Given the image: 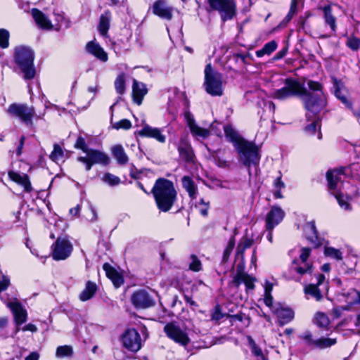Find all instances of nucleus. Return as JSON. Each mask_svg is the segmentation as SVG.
Returning a JSON list of instances; mask_svg holds the SVG:
<instances>
[{"label": "nucleus", "instance_id": "nucleus-60", "mask_svg": "<svg viewBox=\"0 0 360 360\" xmlns=\"http://www.w3.org/2000/svg\"><path fill=\"white\" fill-rule=\"evenodd\" d=\"M245 248H244L243 247L240 246L239 244L237 246V249H236V256L238 258L240 257L241 258V263L239 264V267L240 269H243L244 268V265H245V263H244V252L245 251Z\"/></svg>", "mask_w": 360, "mask_h": 360}, {"label": "nucleus", "instance_id": "nucleus-10", "mask_svg": "<svg viewBox=\"0 0 360 360\" xmlns=\"http://www.w3.org/2000/svg\"><path fill=\"white\" fill-rule=\"evenodd\" d=\"M51 250V255L54 260H65L70 256L73 245L68 238L58 237L52 245Z\"/></svg>", "mask_w": 360, "mask_h": 360}, {"label": "nucleus", "instance_id": "nucleus-51", "mask_svg": "<svg viewBox=\"0 0 360 360\" xmlns=\"http://www.w3.org/2000/svg\"><path fill=\"white\" fill-rule=\"evenodd\" d=\"M243 269H240V271L237 272V274L233 277L232 281L230 283V285L235 288H238V286L243 283Z\"/></svg>", "mask_w": 360, "mask_h": 360}, {"label": "nucleus", "instance_id": "nucleus-13", "mask_svg": "<svg viewBox=\"0 0 360 360\" xmlns=\"http://www.w3.org/2000/svg\"><path fill=\"white\" fill-rule=\"evenodd\" d=\"M123 346L131 352H136L141 347V339L139 333L134 328L126 330L122 336Z\"/></svg>", "mask_w": 360, "mask_h": 360}, {"label": "nucleus", "instance_id": "nucleus-15", "mask_svg": "<svg viewBox=\"0 0 360 360\" xmlns=\"http://www.w3.org/2000/svg\"><path fill=\"white\" fill-rule=\"evenodd\" d=\"M139 136L154 139L161 143L166 142V136L163 134V129L158 127H151L144 124L142 128L138 131Z\"/></svg>", "mask_w": 360, "mask_h": 360}, {"label": "nucleus", "instance_id": "nucleus-12", "mask_svg": "<svg viewBox=\"0 0 360 360\" xmlns=\"http://www.w3.org/2000/svg\"><path fill=\"white\" fill-rule=\"evenodd\" d=\"M4 302L6 307L10 309L13 315L14 321L17 326L16 331L18 332L20 330L19 326L27 321V310L22 307V304L16 298Z\"/></svg>", "mask_w": 360, "mask_h": 360}, {"label": "nucleus", "instance_id": "nucleus-40", "mask_svg": "<svg viewBox=\"0 0 360 360\" xmlns=\"http://www.w3.org/2000/svg\"><path fill=\"white\" fill-rule=\"evenodd\" d=\"M300 338L302 339L304 344L311 349H316L317 338H315L311 332L307 330L302 333L300 335Z\"/></svg>", "mask_w": 360, "mask_h": 360}, {"label": "nucleus", "instance_id": "nucleus-25", "mask_svg": "<svg viewBox=\"0 0 360 360\" xmlns=\"http://www.w3.org/2000/svg\"><path fill=\"white\" fill-rule=\"evenodd\" d=\"M274 311L279 319L281 325H285L289 323L294 318V312L289 308L279 307L276 308Z\"/></svg>", "mask_w": 360, "mask_h": 360}, {"label": "nucleus", "instance_id": "nucleus-33", "mask_svg": "<svg viewBox=\"0 0 360 360\" xmlns=\"http://www.w3.org/2000/svg\"><path fill=\"white\" fill-rule=\"evenodd\" d=\"M97 290L96 285L91 282L88 281L86 283L85 288L82 290V292L79 295L80 300L84 302L90 300L96 293Z\"/></svg>", "mask_w": 360, "mask_h": 360}, {"label": "nucleus", "instance_id": "nucleus-2", "mask_svg": "<svg viewBox=\"0 0 360 360\" xmlns=\"http://www.w3.org/2000/svg\"><path fill=\"white\" fill-rule=\"evenodd\" d=\"M159 210L169 211L176 200L177 192L172 181L166 179H158L151 191Z\"/></svg>", "mask_w": 360, "mask_h": 360}, {"label": "nucleus", "instance_id": "nucleus-3", "mask_svg": "<svg viewBox=\"0 0 360 360\" xmlns=\"http://www.w3.org/2000/svg\"><path fill=\"white\" fill-rule=\"evenodd\" d=\"M13 57L15 63L23 74V78L26 80L34 78L36 70L34 65V51L27 46H18L14 49Z\"/></svg>", "mask_w": 360, "mask_h": 360}, {"label": "nucleus", "instance_id": "nucleus-58", "mask_svg": "<svg viewBox=\"0 0 360 360\" xmlns=\"http://www.w3.org/2000/svg\"><path fill=\"white\" fill-rule=\"evenodd\" d=\"M335 94L336 97L338 99H340L343 103H345L347 107L351 106V103L347 101L346 96L343 94L341 89L339 86L336 87Z\"/></svg>", "mask_w": 360, "mask_h": 360}, {"label": "nucleus", "instance_id": "nucleus-7", "mask_svg": "<svg viewBox=\"0 0 360 360\" xmlns=\"http://www.w3.org/2000/svg\"><path fill=\"white\" fill-rule=\"evenodd\" d=\"M8 112L13 117L18 118L22 123L32 127V119L35 116V110L32 106L26 104L13 103L8 109Z\"/></svg>", "mask_w": 360, "mask_h": 360}, {"label": "nucleus", "instance_id": "nucleus-34", "mask_svg": "<svg viewBox=\"0 0 360 360\" xmlns=\"http://www.w3.org/2000/svg\"><path fill=\"white\" fill-rule=\"evenodd\" d=\"M112 153L119 164L125 165L128 162L129 158L122 146L116 145L112 147Z\"/></svg>", "mask_w": 360, "mask_h": 360}, {"label": "nucleus", "instance_id": "nucleus-23", "mask_svg": "<svg viewBox=\"0 0 360 360\" xmlns=\"http://www.w3.org/2000/svg\"><path fill=\"white\" fill-rule=\"evenodd\" d=\"M106 276L109 278L116 288H119L124 283V278L114 268L109 264L105 263L103 266Z\"/></svg>", "mask_w": 360, "mask_h": 360}, {"label": "nucleus", "instance_id": "nucleus-30", "mask_svg": "<svg viewBox=\"0 0 360 360\" xmlns=\"http://www.w3.org/2000/svg\"><path fill=\"white\" fill-rule=\"evenodd\" d=\"M111 13L110 11H105L100 17L98 31L102 36H106L110 27Z\"/></svg>", "mask_w": 360, "mask_h": 360}, {"label": "nucleus", "instance_id": "nucleus-5", "mask_svg": "<svg viewBox=\"0 0 360 360\" xmlns=\"http://www.w3.org/2000/svg\"><path fill=\"white\" fill-rule=\"evenodd\" d=\"M311 253L309 248H302L298 259H295L290 266V272L292 278L296 281H300L301 277L312 272V264L308 262Z\"/></svg>", "mask_w": 360, "mask_h": 360}, {"label": "nucleus", "instance_id": "nucleus-47", "mask_svg": "<svg viewBox=\"0 0 360 360\" xmlns=\"http://www.w3.org/2000/svg\"><path fill=\"white\" fill-rule=\"evenodd\" d=\"M324 254L326 256L334 258L337 260H341L342 259V253L341 251L332 247H326Z\"/></svg>", "mask_w": 360, "mask_h": 360}, {"label": "nucleus", "instance_id": "nucleus-11", "mask_svg": "<svg viewBox=\"0 0 360 360\" xmlns=\"http://www.w3.org/2000/svg\"><path fill=\"white\" fill-rule=\"evenodd\" d=\"M164 331L167 336L181 346H187L191 342L188 337V330L182 328L174 323H169L164 327Z\"/></svg>", "mask_w": 360, "mask_h": 360}, {"label": "nucleus", "instance_id": "nucleus-36", "mask_svg": "<svg viewBox=\"0 0 360 360\" xmlns=\"http://www.w3.org/2000/svg\"><path fill=\"white\" fill-rule=\"evenodd\" d=\"M247 339L249 346L250 347L252 354L256 358V360H267L266 354H264L262 349L257 345L252 337L248 336Z\"/></svg>", "mask_w": 360, "mask_h": 360}, {"label": "nucleus", "instance_id": "nucleus-63", "mask_svg": "<svg viewBox=\"0 0 360 360\" xmlns=\"http://www.w3.org/2000/svg\"><path fill=\"white\" fill-rule=\"evenodd\" d=\"M346 309H347V308L342 307H335L332 310V314L335 319H338L341 316L343 311Z\"/></svg>", "mask_w": 360, "mask_h": 360}, {"label": "nucleus", "instance_id": "nucleus-17", "mask_svg": "<svg viewBox=\"0 0 360 360\" xmlns=\"http://www.w3.org/2000/svg\"><path fill=\"white\" fill-rule=\"evenodd\" d=\"M132 304L136 308L145 309L154 304L153 300L145 290H138L131 296Z\"/></svg>", "mask_w": 360, "mask_h": 360}, {"label": "nucleus", "instance_id": "nucleus-52", "mask_svg": "<svg viewBox=\"0 0 360 360\" xmlns=\"http://www.w3.org/2000/svg\"><path fill=\"white\" fill-rule=\"evenodd\" d=\"M195 206L199 210V212L202 216L205 217L207 215L208 209L210 207L209 201L206 202L204 199H200L199 202L196 204Z\"/></svg>", "mask_w": 360, "mask_h": 360}, {"label": "nucleus", "instance_id": "nucleus-43", "mask_svg": "<svg viewBox=\"0 0 360 360\" xmlns=\"http://www.w3.org/2000/svg\"><path fill=\"white\" fill-rule=\"evenodd\" d=\"M224 133L226 136L233 143L234 146L236 147V144L239 140H244L241 137H240L238 134L235 131V130L230 126H225L224 127Z\"/></svg>", "mask_w": 360, "mask_h": 360}, {"label": "nucleus", "instance_id": "nucleus-54", "mask_svg": "<svg viewBox=\"0 0 360 360\" xmlns=\"http://www.w3.org/2000/svg\"><path fill=\"white\" fill-rule=\"evenodd\" d=\"M235 245V239L233 236L229 241L223 254V260L226 261L229 257Z\"/></svg>", "mask_w": 360, "mask_h": 360}, {"label": "nucleus", "instance_id": "nucleus-24", "mask_svg": "<svg viewBox=\"0 0 360 360\" xmlns=\"http://www.w3.org/2000/svg\"><path fill=\"white\" fill-rule=\"evenodd\" d=\"M32 15L36 23L42 29L51 30L53 25L48 18L39 10L33 8L31 11Z\"/></svg>", "mask_w": 360, "mask_h": 360}, {"label": "nucleus", "instance_id": "nucleus-14", "mask_svg": "<svg viewBox=\"0 0 360 360\" xmlns=\"http://www.w3.org/2000/svg\"><path fill=\"white\" fill-rule=\"evenodd\" d=\"M285 217L284 211L278 206H273L265 218L266 229H274Z\"/></svg>", "mask_w": 360, "mask_h": 360}, {"label": "nucleus", "instance_id": "nucleus-4", "mask_svg": "<svg viewBox=\"0 0 360 360\" xmlns=\"http://www.w3.org/2000/svg\"><path fill=\"white\" fill-rule=\"evenodd\" d=\"M235 148L238 154V160L248 168L249 175H251L250 167L257 165L260 160L259 147L252 142L239 140Z\"/></svg>", "mask_w": 360, "mask_h": 360}, {"label": "nucleus", "instance_id": "nucleus-1", "mask_svg": "<svg viewBox=\"0 0 360 360\" xmlns=\"http://www.w3.org/2000/svg\"><path fill=\"white\" fill-rule=\"evenodd\" d=\"M309 89L313 92L307 91L301 84L292 79L287 78L285 86L272 93V97L278 100H285L292 96L299 95L302 97L307 112L306 116L311 117L310 113H317L326 105V99L322 91L321 85L314 81L307 83Z\"/></svg>", "mask_w": 360, "mask_h": 360}, {"label": "nucleus", "instance_id": "nucleus-32", "mask_svg": "<svg viewBox=\"0 0 360 360\" xmlns=\"http://www.w3.org/2000/svg\"><path fill=\"white\" fill-rule=\"evenodd\" d=\"M345 300L350 305L359 304V292L354 288L343 290L342 292Z\"/></svg>", "mask_w": 360, "mask_h": 360}, {"label": "nucleus", "instance_id": "nucleus-42", "mask_svg": "<svg viewBox=\"0 0 360 360\" xmlns=\"http://www.w3.org/2000/svg\"><path fill=\"white\" fill-rule=\"evenodd\" d=\"M277 48V44L275 41H271L266 43L264 47L256 51V56L257 57H262L264 55H270Z\"/></svg>", "mask_w": 360, "mask_h": 360}, {"label": "nucleus", "instance_id": "nucleus-41", "mask_svg": "<svg viewBox=\"0 0 360 360\" xmlns=\"http://www.w3.org/2000/svg\"><path fill=\"white\" fill-rule=\"evenodd\" d=\"M314 323L320 328H326L328 326L330 321L326 314L319 311L315 314Z\"/></svg>", "mask_w": 360, "mask_h": 360}, {"label": "nucleus", "instance_id": "nucleus-45", "mask_svg": "<svg viewBox=\"0 0 360 360\" xmlns=\"http://www.w3.org/2000/svg\"><path fill=\"white\" fill-rule=\"evenodd\" d=\"M72 347L69 345L59 346L56 349V356L57 358H64L72 355Z\"/></svg>", "mask_w": 360, "mask_h": 360}, {"label": "nucleus", "instance_id": "nucleus-62", "mask_svg": "<svg viewBox=\"0 0 360 360\" xmlns=\"http://www.w3.org/2000/svg\"><path fill=\"white\" fill-rule=\"evenodd\" d=\"M228 317L231 319V321H243L244 318L247 320V325L250 323V319L245 316L243 314H236L234 315H229Z\"/></svg>", "mask_w": 360, "mask_h": 360}, {"label": "nucleus", "instance_id": "nucleus-27", "mask_svg": "<svg viewBox=\"0 0 360 360\" xmlns=\"http://www.w3.org/2000/svg\"><path fill=\"white\" fill-rule=\"evenodd\" d=\"M87 51L94 55L98 59L103 62L108 60V54L100 46V45L94 41H89L86 44Z\"/></svg>", "mask_w": 360, "mask_h": 360}, {"label": "nucleus", "instance_id": "nucleus-9", "mask_svg": "<svg viewBox=\"0 0 360 360\" xmlns=\"http://www.w3.org/2000/svg\"><path fill=\"white\" fill-rule=\"evenodd\" d=\"M212 11L219 13L222 21L231 20L236 15V4L233 0H208Z\"/></svg>", "mask_w": 360, "mask_h": 360}, {"label": "nucleus", "instance_id": "nucleus-31", "mask_svg": "<svg viewBox=\"0 0 360 360\" xmlns=\"http://www.w3.org/2000/svg\"><path fill=\"white\" fill-rule=\"evenodd\" d=\"M321 110H322V108L316 114L315 113H310L311 117L309 118H308L307 117V118L309 120H312V122L310 124L307 125L305 127L306 133H307L309 135H314L315 134V132L316 131V130L319 129V136H318V139H321V134L320 132L321 125H320V123H319V120H317L316 117H314L315 115H316Z\"/></svg>", "mask_w": 360, "mask_h": 360}, {"label": "nucleus", "instance_id": "nucleus-49", "mask_svg": "<svg viewBox=\"0 0 360 360\" xmlns=\"http://www.w3.org/2000/svg\"><path fill=\"white\" fill-rule=\"evenodd\" d=\"M115 87L118 94H124L125 90V80L124 75H120L117 77L115 82Z\"/></svg>", "mask_w": 360, "mask_h": 360}, {"label": "nucleus", "instance_id": "nucleus-20", "mask_svg": "<svg viewBox=\"0 0 360 360\" xmlns=\"http://www.w3.org/2000/svg\"><path fill=\"white\" fill-rule=\"evenodd\" d=\"M187 124L190 129L191 134L196 137L205 139L207 138L210 134V130L199 127L195 122V120L190 114L186 115Z\"/></svg>", "mask_w": 360, "mask_h": 360}, {"label": "nucleus", "instance_id": "nucleus-50", "mask_svg": "<svg viewBox=\"0 0 360 360\" xmlns=\"http://www.w3.org/2000/svg\"><path fill=\"white\" fill-rule=\"evenodd\" d=\"M9 32L6 30L0 29V46L6 49L8 46Z\"/></svg>", "mask_w": 360, "mask_h": 360}, {"label": "nucleus", "instance_id": "nucleus-18", "mask_svg": "<svg viewBox=\"0 0 360 360\" xmlns=\"http://www.w3.org/2000/svg\"><path fill=\"white\" fill-rule=\"evenodd\" d=\"M342 169H337L328 171L326 174V178L330 192L341 190Z\"/></svg>", "mask_w": 360, "mask_h": 360}, {"label": "nucleus", "instance_id": "nucleus-46", "mask_svg": "<svg viewBox=\"0 0 360 360\" xmlns=\"http://www.w3.org/2000/svg\"><path fill=\"white\" fill-rule=\"evenodd\" d=\"M102 181L110 186H117L121 182L120 177L110 173L104 174L102 177Z\"/></svg>", "mask_w": 360, "mask_h": 360}, {"label": "nucleus", "instance_id": "nucleus-22", "mask_svg": "<svg viewBox=\"0 0 360 360\" xmlns=\"http://www.w3.org/2000/svg\"><path fill=\"white\" fill-rule=\"evenodd\" d=\"M146 85L142 82H139L134 79L132 86V96L134 103L140 105L142 103L143 97L147 94Z\"/></svg>", "mask_w": 360, "mask_h": 360}, {"label": "nucleus", "instance_id": "nucleus-6", "mask_svg": "<svg viewBox=\"0 0 360 360\" xmlns=\"http://www.w3.org/2000/svg\"><path fill=\"white\" fill-rule=\"evenodd\" d=\"M205 86L206 91L213 96L223 94L222 75L213 70L211 64H207L205 69Z\"/></svg>", "mask_w": 360, "mask_h": 360}, {"label": "nucleus", "instance_id": "nucleus-53", "mask_svg": "<svg viewBox=\"0 0 360 360\" xmlns=\"http://www.w3.org/2000/svg\"><path fill=\"white\" fill-rule=\"evenodd\" d=\"M347 46L353 51H357L360 48V39L356 37H349L347 41Z\"/></svg>", "mask_w": 360, "mask_h": 360}, {"label": "nucleus", "instance_id": "nucleus-38", "mask_svg": "<svg viewBox=\"0 0 360 360\" xmlns=\"http://www.w3.org/2000/svg\"><path fill=\"white\" fill-rule=\"evenodd\" d=\"M304 292L307 295H309L316 301H320L323 298L322 293L317 285L314 284L307 285L304 288Z\"/></svg>", "mask_w": 360, "mask_h": 360}, {"label": "nucleus", "instance_id": "nucleus-44", "mask_svg": "<svg viewBox=\"0 0 360 360\" xmlns=\"http://www.w3.org/2000/svg\"><path fill=\"white\" fill-rule=\"evenodd\" d=\"M64 153L61 147L58 144H54L53 150L49 155L51 160L55 162L63 161Z\"/></svg>", "mask_w": 360, "mask_h": 360}, {"label": "nucleus", "instance_id": "nucleus-61", "mask_svg": "<svg viewBox=\"0 0 360 360\" xmlns=\"http://www.w3.org/2000/svg\"><path fill=\"white\" fill-rule=\"evenodd\" d=\"M10 278L6 276L3 275L2 279L0 281V292L6 290L10 285Z\"/></svg>", "mask_w": 360, "mask_h": 360}, {"label": "nucleus", "instance_id": "nucleus-19", "mask_svg": "<svg viewBox=\"0 0 360 360\" xmlns=\"http://www.w3.org/2000/svg\"><path fill=\"white\" fill-rule=\"evenodd\" d=\"M9 179L24 188L25 192L30 193L32 190L28 176L24 173H18L14 171L8 172Z\"/></svg>", "mask_w": 360, "mask_h": 360}, {"label": "nucleus", "instance_id": "nucleus-64", "mask_svg": "<svg viewBox=\"0 0 360 360\" xmlns=\"http://www.w3.org/2000/svg\"><path fill=\"white\" fill-rule=\"evenodd\" d=\"M274 186L276 190H281L285 187V184L281 181V177H277L274 181Z\"/></svg>", "mask_w": 360, "mask_h": 360}, {"label": "nucleus", "instance_id": "nucleus-37", "mask_svg": "<svg viewBox=\"0 0 360 360\" xmlns=\"http://www.w3.org/2000/svg\"><path fill=\"white\" fill-rule=\"evenodd\" d=\"M342 191L345 194L347 200H352L356 196H360V186L356 187V186L350 185L347 183L343 185V189H342Z\"/></svg>", "mask_w": 360, "mask_h": 360}, {"label": "nucleus", "instance_id": "nucleus-39", "mask_svg": "<svg viewBox=\"0 0 360 360\" xmlns=\"http://www.w3.org/2000/svg\"><path fill=\"white\" fill-rule=\"evenodd\" d=\"M316 349H324L335 345L337 343L336 338H317Z\"/></svg>", "mask_w": 360, "mask_h": 360}, {"label": "nucleus", "instance_id": "nucleus-26", "mask_svg": "<svg viewBox=\"0 0 360 360\" xmlns=\"http://www.w3.org/2000/svg\"><path fill=\"white\" fill-rule=\"evenodd\" d=\"M87 51L94 55L98 59L103 62L108 60V54L100 46V45L94 41H89L86 44Z\"/></svg>", "mask_w": 360, "mask_h": 360}, {"label": "nucleus", "instance_id": "nucleus-55", "mask_svg": "<svg viewBox=\"0 0 360 360\" xmlns=\"http://www.w3.org/2000/svg\"><path fill=\"white\" fill-rule=\"evenodd\" d=\"M131 127V123L129 120L123 119L119 122H117L113 124V127L116 129H129Z\"/></svg>", "mask_w": 360, "mask_h": 360}, {"label": "nucleus", "instance_id": "nucleus-56", "mask_svg": "<svg viewBox=\"0 0 360 360\" xmlns=\"http://www.w3.org/2000/svg\"><path fill=\"white\" fill-rule=\"evenodd\" d=\"M297 5V0H292L290 11L284 19V20L285 22H289L292 19L293 15L296 13Z\"/></svg>", "mask_w": 360, "mask_h": 360}, {"label": "nucleus", "instance_id": "nucleus-8", "mask_svg": "<svg viewBox=\"0 0 360 360\" xmlns=\"http://www.w3.org/2000/svg\"><path fill=\"white\" fill-rule=\"evenodd\" d=\"M85 153V156H79L77 160L85 165L86 171H89L95 164L107 165L110 162L108 155L102 151L89 148Z\"/></svg>", "mask_w": 360, "mask_h": 360}, {"label": "nucleus", "instance_id": "nucleus-29", "mask_svg": "<svg viewBox=\"0 0 360 360\" xmlns=\"http://www.w3.org/2000/svg\"><path fill=\"white\" fill-rule=\"evenodd\" d=\"M304 231L305 233L307 240L314 244L318 245V236L317 231L315 226L314 221L307 222L304 227Z\"/></svg>", "mask_w": 360, "mask_h": 360}, {"label": "nucleus", "instance_id": "nucleus-16", "mask_svg": "<svg viewBox=\"0 0 360 360\" xmlns=\"http://www.w3.org/2000/svg\"><path fill=\"white\" fill-rule=\"evenodd\" d=\"M153 13L162 19L170 20L173 16V7L168 6L165 0H157L154 2Z\"/></svg>", "mask_w": 360, "mask_h": 360}, {"label": "nucleus", "instance_id": "nucleus-59", "mask_svg": "<svg viewBox=\"0 0 360 360\" xmlns=\"http://www.w3.org/2000/svg\"><path fill=\"white\" fill-rule=\"evenodd\" d=\"M255 279L246 273L243 274V283L245 285L247 289H253L255 287L254 283Z\"/></svg>", "mask_w": 360, "mask_h": 360}, {"label": "nucleus", "instance_id": "nucleus-35", "mask_svg": "<svg viewBox=\"0 0 360 360\" xmlns=\"http://www.w3.org/2000/svg\"><path fill=\"white\" fill-rule=\"evenodd\" d=\"M336 198L340 207L345 210H351L352 207L349 202L350 200L346 198V195L344 192L341 190L335 191L330 192Z\"/></svg>", "mask_w": 360, "mask_h": 360}, {"label": "nucleus", "instance_id": "nucleus-21", "mask_svg": "<svg viewBox=\"0 0 360 360\" xmlns=\"http://www.w3.org/2000/svg\"><path fill=\"white\" fill-rule=\"evenodd\" d=\"M321 9L323 14L325 25L329 26L330 27V36L335 34L337 30V23L336 18L333 12L331 6H325L322 7Z\"/></svg>", "mask_w": 360, "mask_h": 360}, {"label": "nucleus", "instance_id": "nucleus-28", "mask_svg": "<svg viewBox=\"0 0 360 360\" xmlns=\"http://www.w3.org/2000/svg\"><path fill=\"white\" fill-rule=\"evenodd\" d=\"M182 186L188 193L189 197L191 199H195L198 195V187L195 184L194 181L188 176H183Z\"/></svg>", "mask_w": 360, "mask_h": 360}, {"label": "nucleus", "instance_id": "nucleus-48", "mask_svg": "<svg viewBox=\"0 0 360 360\" xmlns=\"http://www.w3.org/2000/svg\"><path fill=\"white\" fill-rule=\"evenodd\" d=\"M191 262L189 263V268L193 271H199L202 269V264L200 259L195 255L190 257Z\"/></svg>", "mask_w": 360, "mask_h": 360}, {"label": "nucleus", "instance_id": "nucleus-57", "mask_svg": "<svg viewBox=\"0 0 360 360\" xmlns=\"http://www.w3.org/2000/svg\"><path fill=\"white\" fill-rule=\"evenodd\" d=\"M75 147L77 149L82 150L84 153H86L89 148L86 146L85 140L83 137L79 136L75 143Z\"/></svg>", "mask_w": 360, "mask_h": 360}]
</instances>
